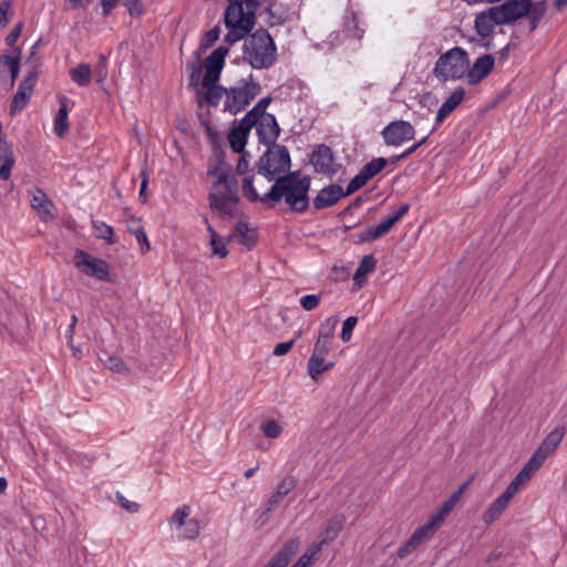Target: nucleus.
<instances>
[{
    "label": "nucleus",
    "instance_id": "nucleus-1",
    "mask_svg": "<svg viewBox=\"0 0 567 567\" xmlns=\"http://www.w3.org/2000/svg\"><path fill=\"white\" fill-rule=\"evenodd\" d=\"M310 179L308 177H298L295 173L278 177L275 184L264 196H259L254 187V178L246 176L243 181L244 195L250 200L278 202L285 199L286 204L295 212H305L309 205L308 192Z\"/></svg>",
    "mask_w": 567,
    "mask_h": 567
},
{
    "label": "nucleus",
    "instance_id": "nucleus-2",
    "mask_svg": "<svg viewBox=\"0 0 567 567\" xmlns=\"http://www.w3.org/2000/svg\"><path fill=\"white\" fill-rule=\"evenodd\" d=\"M208 175L215 178L209 193V206L221 216L234 217L237 212L238 189L237 181L230 173V168L218 159L208 171Z\"/></svg>",
    "mask_w": 567,
    "mask_h": 567
},
{
    "label": "nucleus",
    "instance_id": "nucleus-3",
    "mask_svg": "<svg viewBox=\"0 0 567 567\" xmlns=\"http://www.w3.org/2000/svg\"><path fill=\"white\" fill-rule=\"evenodd\" d=\"M260 0H228L224 21L228 30L225 41L235 43L244 39L256 23V12Z\"/></svg>",
    "mask_w": 567,
    "mask_h": 567
},
{
    "label": "nucleus",
    "instance_id": "nucleus-4",
    "mask_svg": "<svg viewBox=\"0 0 567 567\" xmlns=\"http://www.w3.org/2000/svg\"><path fill=\"white\" fill-rule=\"evenodd\" d=\"M276 56L277 48L268 31L259 29L245 40L244 60L254 69L271 66Z\"/></svg>",
    "mask_w": 567,
    "mask_h": 567
},
{
    "label": "nucleus",
    "instance_id": "nucleus-5",
    "mask_svg": "<svg viewBox=\"0 0 567 567\" xmlns=\"http://www.w3.org/2000/svg\"><path fill=\"white\" fill-rule=\"evenodd\" d=\"M467 70V52L463 48L454 47L437 59L433 73L436 79L446 82L462 79Z\"/></svg>",
    "mask_w": 567,
    "mask_h": 567
},
{
    "label": "nucleus",
    "instance_id": "nucleus-6",
    "mask_svg": "<svg viewBox=\"0 0 567 567\" xmlns=\"http://www.w3.org/2000/svg\"><path fill=\"white\" fill-rule=\"evenodd\" d=\"M258 173L268 181L282 177L290 168V155L286 146L275 144L268 148L257 163Z\"/></svg>",
    "mask_w": 567,
    "mask_h": 567
},
{
    "label": "nucleus",
    "instance_id": "nucleus-7",
    "mask_svg": "<svg viewBox=\"0 0 567 567\" xmlns=\"http://www.w3.org/2000/svg\"><path fill=\"white\" fill-rule=\"evenodd\" d=\"M259 83L252 81H243L237 86L225 90L224 111L237 114L244 111L251 100L260 92Z\"/></svg>",
    "mask_w": 567,
    "mask_h": 567
},
{
    "label": "nucleus",
    "instance_id": "nucleus-8",
    "mask_svg": "<svg viewBox=\"0 0 567 567\" xmlns=\"http://www.w3.org/2000/svg\"><path fill=\"white\" fill-rule=\"evenodd\" d=\"M74 266L84 275L94 277L101 281H111L110 265L83 250L74 255Z\"/></svg>",
    "mask_w": 567,
    "mask_h": 567
},
{
    "label": "nucleus",
    "instance_id": "nucleus-9",
    "mask_svg": "<svg viewBox=\"0 0 567 567\" xmlns=\"http://www.w3.org/2000/svg\"><path fill=\"white\" fill-rule=\"evenodd\" d=\"M381 134L386 145L400 146L414 138L415 130L408 121H393L382 130Z\"/></svg>",
    "mask_w": 567,
    "mask_h": 567
},
{
    "label": "nucleus",
    "instance_id": "nucleus-10",
    "mask_svg": "<svg viewBox=\"0 0 567 567\" xmlns=\"http://www.w3.org/2000/svg\"><path fill=\"white\" fill-rule=\"evenodd\" d=\"M532 7V0H506L503 4L492 7V12L498 16V23H511L524 17Z\"/></svg>",
    "mask_w": 567,
    "mask_h": 567
},
{
    "label": "nucleus",
    "instance_id": "nucleus-11",
    "mask_svg": "<svg viewBox=\"0 0 567 567\" xmlns=\"http://www.w3.org/2000/svg\"><path fill=\"white\" fill-rule=\"evenodd\" d=\"M228 51L227 47H219L205 60V74L202 86L214 84L219 80Z\"/></svg>",
    "mask_w": 567,
    "mask_h": 567
},
{
    "label": "nucleus",
    "instance_id": "nucleus-12",
    "mask_svg": "<svg viewBox=\"0 0 567 567\" xmlns=\"http://www.w3.org/2000/svg\"><path fill=\"white\" fill-rule=\"evenodd\" d=\"M310 162L315 171L324 175L337 173L339 165L334 162L332 151L327 145H319L311 154Z\"/></svg>",
    "mask_w": 567,
    "mask_h": 567
},
{
    "label": "nucleus",
    "instance_id": "nucleus-13",
    "mask_svg": "<svg viewBox=\"0 0 567 567\" xmlns=\"http://www.w3.org/2000/svg\"><path fill=\"white\" fill-rule=\"evenodd\" d=\"M494 64L495 59L493 55H481L472 65L468 64V70L465 74L466 81L472 85L478 84L492 72Z\"/></svg>",
    "mask_w": 567,
    "mask_h": 567
},
{
    "label": "nucleus",
    "instance_id": "nucleus-14",
    "mask_svg": "<svg viewBox=\"0 0 567 567\" xmlns=\"http://www.w3.org/2000/svg\"><path fill=\"white\" fill-rule=\"evenodd\" d=\"M258 138L261 143L269 145L275 144L279 136L280 128L272 114H266L257 120L254 124Z\"/></svg>",
    "mask_w": 567,
    "mask_h": 567
},
{
    "label": "nucleus",
    "instance_id": "nucleus-15",
    "mask_svg": "<svg viewBox=\"0 0 567 567\" xmlns=\"http://www.w3.org/2000/svg\"><path fill=\"white\" fill-rule=\"evenodd\" d=\"M563 437V429L557 427L553 430L550 433L547 434V436L544 439V441L540 443V445L537 447V450L532 456H534L537 461L544 464L547 457L558 447Z\"/></svg>",
    "mask_w": 567,
    "mask_h": 567
},
{
    "label": "nucleus",
    "instance_id": "nucleus-16",
    "mask_svg": "<svg viewBox=\"0 0 567 567\" xmlns=\"http://www.w3.org/2000/svg\"><path fill=\"white\" fill-rule=\"evenodd\" d=\"M299 547L300 539L298 537L289 539L264 567H286L290 559L297 554Z\"/></svg>",
    "mask_w": 567,
    "mask_h": 567
},
{
    "label": "nucleus",
    "instance_id": "nucleus-17",
    "mask_svg": "<svg viewBox=\"0 0 567 567\" xmlns=\"http://www.w3.org/2000/svg\"><path fill=\"white\" fill-rule=\"evenodd\" d=\"M342 197H344L343 188L340 185L331 184L318 193L312 204L316 209H322L334 205Z\"/></svg>",
    "mask_w": 567,
    "mask_h": 567
},
{
    "label": "nucleus",
    "instance_id": "nucleus-18",
    "mask_svg": "<svg viewBox=\"0 0 567 567\" xmlns=\"http://www.w3.org/2000/svg\"><path fill=\"white\" fill-rule=\"evenodd\" d=\"M344 525V516L341 514L332 516L320 532L318 536V540L313 544H320V550L324 545H328L332 540H334Z\"/></svg>",
    "mask_w": 567,
    "mask_h": 567
},
{
    "label": "nucleus",
    "instance_id": "nucleus-19",
    "mask_svg": "<svg viewBox=\"0 0 567 567\" xmlns=\"http://www.w3.org/2000/svg\"><path fill=\"white\" fill-rule=\"evenodd\" d=\"M252 126L254 123L245 122V117H243L240 123L230 131L228 141L231 150L235 153L244 152L247 144L248 134Z\"/></svg>",
    "mask_w": 567,
    "mask_h": 567
},
{
    "label": "nucleus",
    "instance_id": "nucleus-20",
    "mask_svg": "<svg viewBox=\"0 0 567 567\" xmlns=\"http://www.w3.org/2000/svg\"><path fill=\"white\" fill-rule=\"evenodd\" d=\"M29 194L31 206L41 218L48 219L53 217V204L41 189L34 188Z\"/></svg>",
    "mask_w": 567,
    "mask_h": 567
},
{
    "label": "nucleus",
    "instance_id": "nucleus-21",
    "mask_svg": "<svg viewBox=\"0 0 567 567\" xmlns=\"http://www.w3.org/2000/svg\"><path fill=\"white\" fill-rule=\"evenodd\" d=\"M465 90L463 87L455 89L437 110L436 123L441 124L463 102Z\"/></svg>",
    "mask_w": 567,
    "mask_h": 567
},
{
    "label": "nucleus",
    "instance_id": "nucleus-22",
    "mask_svg": "<svg viewBox=\"0 0 567 567\" xmlns=\"http://www.w3.org/2000/svg\"><path fill=\"white\" fill-rule=\"evenodd\" d=\"M497 24H499L498 16L492 12V8L481 12L475 18V30L482 38L491 35Z\"/></svg>",
    "mask_w": 567,
    "mask_h": 567
},
{
    "label": "nucleus",
    "instance_id": "nucleus-23",
    "mask_svg": "<svg viewBox=\"0 0 567 567\" xmlns=\"http://www.w3.org/2000/svg\"><path fill=\"white\" fill-rule=\"evenodd\" d=\"M297 481L292 476L285 477L276 487L275 493L267 502V512L274 511L281 499L296 487Z\"/></svg>",
    "mask_w": 567,
    "mask_h": 567
},
{
    "label": "nucleus",
    "instance_id": "nucleus-24",
    "mask_svg": "<svg viewBox=\"0 0 567 567\" xmlns=\"http://www.w3.org/2000/svg\"><path fill=\"white\" fill-rule=\"evenodd\" d=\"M439 527L440 525L429 517V519L411 535L409 545L419 547L422 543L431 539Z\"/></svg>",
    "mask_w": 567,
    "mask_h": 567
},
{
    "label": "nucleus",
    "instance_id": "nucleus-25",
    "mask_svg": "<svg viewBox=\"0 0 567 567\" xmlns=\"http://www.w3.org/2000/svg\"><path fill=\"white\" fill-rule=\"evenodd\" d=\"M230 240L238 241L250 249L257 243V233L249 228L246 223H238L234 231L229 235Z\"/></svg>",
    "mask_w": 567,
    "mask_h": 567
},
{
    "label": "nucleus",
    "instance_id": "nucleus-26",
    "mask_svg": "<svg viewBox=\"0 0 567 567\" xmlns=\"http://www.w3.org/2000/svg\"><path fill=\"white\" fill-rule=\"evenodd\" d=\"M509 502L498 496L489 506L484 511L482 520L485 525L491 526L506 512L509 506Z\"/></svg>",
    "mask_w": 567,
    "mask_h": 567
},
{
    "label": "nucleus",
    "instance_id": "nucleus-27",
    "mask_svg": "<svg viewBox=\"0 0 567 567\" xmlns=\"http://www.w3.org/2000/svg\"><path fill=\"white\" fill-rule=\"evenodd\" d=\"M60 107L54 118L53 131L59 137H63L69 131V109H68V97L62 95L59 97Z\"/></svg>",
    "mask_w": 567,
    "mask_h": 567
},
{
    "label": "nucleus",
    "instance_id": "nucleus-28",
    "mask_svg": "<svg viewBox=\"0 0 567 567\" xmlns=\"http://www.w3.org/2000/svg\"><path fill=\"white\" fill-rule=\"evenodd\" d=\"M204 223L206 224L207 233L209 234V246L213 255L218 256L219 258H225L228 255L226 239L217 234L206 217H204Z\"/></svg>",
    "mask_w": 567,
    "mask_h": 567
},
{
    "label": "nucleus",
    "instance_id": "nucleus-29",
    "mask_svg": "<svg viewBox=\"0 0 567 567\" xmlns=\"http://www.w3.org/2000/svg\"><path fill=\"white\" fill-rule=\"evenodd\" d=\"M395 224L390 219L385 218L383 221H381L379 225L374 227H368L360 234V239L362 241H373L378 238L382 237L383 235L388 234L390 229Z\"/></svg>",
    "mask_w": 567,
    "mask_h": 567
},
{
    "label": "nucleus",
    "instance_id": "nucleus-30",
    "mask_svg": "<svg viewBox=\"0 0 567 567\" xmlns=\"http://www.w3.org/2000/svg\"><path fill=\"white\" fill-rule=\"evenodd\" d=\"M395 224L390 219L385 218L383 221H381L379 225L374 227H368L360 234V239L362 241H373L378 238L382 237L383 235L388 234L390 229Z\"/></svg>",
    "mask_w": 567,
    "mask_h": 567
},
{
    "label": "nucleus",
    "instance_id": "nucleus-31",
    "mask_svg": "<svg viewBox=\"0 0 567 567\" xmlns=\"http://www.w3.org/2000/svg\"><path fill=\"white\" fill-rule=\"evenodd\" d=\"M395 224L390 219L385 218L383 221H381L379 225L374 227H368L360 234V239L362 241H373L378 238L382 237L383 235L388 234L390 229Z\"/></svg>",
    "mask_w": 567,
    "mask_h": 567
},
{
    "label": "nucleus",
    "instance_id": "nucleus-32",
    "mask_svg": "<svg viewBox=\"0 0 567 567\" xmlns=\"http://www.w3.org/2000/svg\"><path fill=\"white\" fill-rule=\"evenodd\" d=\"M395 224L390 219L385 218L383 221H381L379 225L374 227H368L360 234V239L362 241H373L378 238L382 237L383 235L388 234L390 229Z\"/></svg>",
    "mask_w": 567,
    "mask_h": 567
},
{
    "label": "nucleus",
    "instance_id": "nucleus-33",
    "mask_svg": "<svg viewBox=\"0 0 567 567\" xmlns=\"http://www.w3.org/2000/svg\"><path fill=\"white\" fill-rule=\"evenodd\" d=\"M395 224L390 219L385 218L383 221H381L379 225L374 227H368L360 234V239L362 241H373L378 238L382 237L383 235L388 234L390 229Z\"/></svg>",
    "mask_w": 567,
    "mask_h": 567
},
{
    "label": "nucleus",
    "instance_id": "nucleus-34",
    "mask_svg": "<svg viewBox=\"0 0 567 567\" xmlns=\"http://www.w3.org/2000/svg\"><path fill=\"white\" fill-rule=\"evenodd\" d=\"M324 357L326 355L311 354L308 360V374L315 381L318 379L320 374L330 370L333 367V362H327L324 360Z\"/></svg>",
    "mask_w": 567,
    "mask_h": 567
},
{
    "label": "nucleus",
    "instance_id": "nucleus-35",
    "mask_svg": "<svg viewBox=\"0 0 567 567\" xmlns=\"http://www.w3.org/2000/svg\"><path fill=\"white\" fill-rule=\"evenodd\" d=\"M543 464L537 461L534 456L529 458V461L524 465V467L519 471V473L512 481L513 484H516L520 489L524 485L532 478V476L539 470Z\"/></svg>",
    "mask_w": 567,
    "mask_h": 567
},
{
    "label": "nucleus",
    "instance_id": "nucleus-36",
    "mask_svg": "<svg viewBox=\"0 0 567 567\" xmlns=\"http://www.w3.org/2000/svg\"><path fill=\"white\" fill-rule=\"evenodd\" d=\"M543 464L537 461L534 456L529 458V461L524 465V467L519 471V473L512 481L513 484H516L520 489L524 485L532 478V476L539 470Z\"/></svg>",
    "mask_w": 567,
    "mask_h": 567
},
{
    "label": "nucleus",
    "instance_id": "nucleus-37",
    "mask_svg": "<svg viewBox=\"0 0 567 567\" xmlns=\"http://www.w3.org/2000/svg\"><path fill=\"white\" fill-rule=\"evenodd\" d=\"M543 464L537 461L534 456L529 458V461L524 465V467L519 471V473L512 481L513 484H516L520 489L524 485L532 478V476L539 470Z\"/></svg>",
    "mask_w": 567,
    "mask_h": 567
},
{
    "label": "nucleus",
    "instance_id": "nucleus-38",
    "mask_svg": "<svg viewBox=\"0 0 567 567\" xmlns=\"http://www.w3.org/2000/svg\"><path fill=\"white\" fill-rule=\"evenodd\" d=\"M543 464L537 461L534 456L529 458V461L524 465V467L519 471V473L512 481L513 484H516L520 489L524 485L532 478V476L539 470Z\"/></svg>",
    "mask_w": 567,
    "mask_h": 567
},
{
    "label": "nucleus",
    "instance_id": "nucleus-39",
    "mask_svg": "<svg viewBox=\"0 0 567 567\" xmlns=\"http://www.w3.org/2000/svg\"><path fill=\"white\" fill-rule=\"evenodd\" d=\"M375 266L377 261L374 257L371 255H365L361 259L360 265L354 272V284L361 286L365 281L367 276L374 270Z\"/></svg>",
    "mask_w": 567,
    "mask_h": 567
},
{
    "label": "nucleus",
    "instance_id": "nucleus-40",
    "mask_svg": "<svg viewBox=\"0 0 567 567\" xmlns=\"http://www.w3.org/2000/svg\"><path fill=\"white\" fill-rule=\"evenodd\" d=\"M32 91H33V89L31 87L29 82L20 83L19 89L13 96L12 106H11L12 113H14L17 111H21L25 106L29 97L32 94Z\"/></svg>",
    "mask_w": 567,
    "mask_h": 567
},
{
    "label": "nucleus",
    "instance_id": "nucleus-41",
    "mask_svg": "<svg viewBox=\"0 0 567 567\" xmlns=\"http://www.w3.org/2000/svg\"><path fill=\"white\" fill-rule=\"evenodd\" d=\"M70 78L79 86H87L91 82V68L86 63H81L69 72Z\"/></svg>",
    "mask_w": 567,
    "mask_h": 567
},
{
    "label": "nucleus",
    "instance_id": "nucleus-42",
    "mask_svg": "<svg viewBox=\"0 0 567 567\" xmlns=\"http://www.w3.org/2000/svg\"><path fill=\"white\" fill-rule=\"evenodd\" d=\"M320 553V544H311L291 567H311Z\"/></svg>",
    "mask_w": 567,
    "mask_h": 567
},
{
    "label": "nucleus",
    "instance_id": "nucleus-43",
    "mask_svg": "<svg viewBox=\"0 0 567 567\" xmlns=\"http://www.w3.org/2000/svg\"><path fill=\"white\" fill-rule=\"evenodd\" d=\"M199 532L200 524L198 519L190 518L177 529V538L183 540L195 539L199 535Z\"/></svg>",
    "mask_w": 567,
    "mask_h": 567
},
{
    "label": "nucleus",
    "instance_id": "nucleus-44",
    "mask_svg": "<svg viewBox=\"0 0 567 567\" xmlns=\"http://www.w3.org/2000/svg\"><path fill=\"white\" fill-rule=\"evenodd\" d=\"M225 90L220 85L216 83L209 84L207 86H202V94L204 100L210 105H218L221 97L225 95Z\"/></svg>",
    "mask_w": 567,
    "mask_h": 567
},
{
    "label": "nucleus",
    "instance_id": "nucleus-45",
    "mask_svg": "<svg viewBox=\"0 0 567 567\" xmlns=\"http://www.w3.org/2000/svg\"><path fill=\"white\" fill-rule=\"evenodd\" d=\"M388 159L384 157L373 158L371 162L365 164L361 172L367 177L368 181L378 175L384 167L388 165Z\"/></svg>",
    "mask_w": 567,
    "mask_h": 567
},
{
    "label": "nucleus",
    "instance_id": "nucleus-46",
    "mask_svg": "<svg viewBox=\"0 0 567 567\" xmlns=\"http://www.w3.org/2000/svg\"><path fill=\"white\" fill-rule=\"evenodd\" d=\"M271 102V97H262L244 117L245 122L254 123L257 122V120L267 113H265L266 109Z\"/></svg>",
    "mask_w": 567,
    "mask_h": 567
},
{
    "label": "nucleus",
    "instance_id": "nucleus-47",
    "mask_svg": "<svg viewBox=\"0 0 567 567\" xmlns=\"http://www.w3.org/2000/svg\"><path fill=\"white\" fill-rule=\"evenodd\" d=\"M93 229L96 238L104 239L109 244H114L116 241L114 238L113 227H111L110 225L103 221L95 220L93 221Z\"/></svg>",
    "mask_w": 567,
    "mask_h": 567
},
{
    "label": "nucleus",
    "instance_id": "nucleus-48",
    "mask_svg": "<svg viewBox=\"0 0 567 567\" xmlns=\"http://www.w3.org/2000/svg\"><path fill=\"white\" fill-rule=\"evenodd\" d=\"M339 322L338 317H329L324 319L318 330V338L327 339L332 341V338L334 336L336 327Z\"/></svg>",
    "mask_w": 567,
    "mask_h": 567
},
{
    "label": "nucleus",
    "instance_id": "nucleus-49",
    "mask_svg": "<svg viewBox=\"0 0 567 567\" xmlns=\"http://www.w3.org/2000/svg\"><path fill=\"white\" fill-rule=\"evenodd\" d=\"M189 515H190L189 506L184 505L182 507H178L173 513V515L169 519V525L175 527L177 530L185 522H187L188 519L192 518V517H189Z\"/></svg>",
    "mask_w": 567,
    "mask_h": 567
},
{
    "label": "nucleus",
    "instance_id": "nucleus-50",
    "mask_svg": "<svg viewBox=\"0 0 567 567\" xmlns=\"http://www.w3.org/2000/svg\"><path fill=\"white\" fill-rule=\"evenodd\" d=\"M545 11H546L545 1H539L534 4L532 3V7H530L529 11L527 12L529 14L532 30L537 28L540 19L545 14Z\"/></svg>",
    "mask_w": 567,
    "mask_h": 567
},
{
    "label": "nucleus",
    "instance_id": "nucleus-51",
    "mask_svg": "<svg viewBox=\"0 0 567 567\" xmlns=\"http://www.w3.org/2000/svg\"><path fill=\"white\" fill-rule=\"evenodd\" d=\"M8 69L11 74V82L19 75V59L14 56H2L0 58V72Z\"/></svg>",
    "mask_w": 567,
    "mask_h": 567
},
{
    "label": "nucleus",
    "instance_id": "nucleus-52",
    "mask_svg": "<svg viewBox=\"0 0 567 567\" xmlns=\"http://www.w3.org/2000/svg\"><path fill=\"white\" fill-rule=\"evenodd\" d=\"M455 505L450 503L449 499L443 502V504L437 508L435 513H433L430 517L436 522L440 526L446 518V516L454 509Z\"/></svg>",
    "mask_w": 567,
    "mask_h": 567
},
{
    "label": "nucleus",
    "instance_id": "nucleus-53",
    "mask_svg": "<svg viewBox=\"0 0 567 567\" xmlns=\"http://www.w3.org/2000/svg\"><path fill=\"white\" fill-rule=\"evenodd\" d=\"M261 431L265 436L276 439L281 434L282 427L275 420H267L261 424Z\"/></svg>",
    "mask_w": 567,
    "mask_h": 567
},
{
    "label": "nucleus",
    "instance_id": "nucleus-54",
    "mask_svg": "<svg viewBox=\"0 0 567 567\" xmlns=\"http://www.w3.org/2000/svg\"><path fill=\"white\" fill-rule=\"evenodd\" d=\"M369 181L363 175V173L360 171L358 175H355L348 184L347 189L343 190L344 196L351 195L361 187H363Z\"/></svg>",
    "mask_w": 567,
    "mask_h": 567
},
{
    "label": "nucleus",
    "instance_id": "nucleus-55",
    "mask_svg": "<svg viewBox=\"0 0 567 567\" xmlns=\"http://www.w3.org/2000/svg\"><path fill=\"white\" fill-rule=\"evenodd\" d=\"M136 228H130L131 231L135 235L136 240L141 245V251L143 254L147 252L151 249L146 233L144 231L143 227L138 225L137 221H135Z\"/></svg>",
    "mask_w": 567,
    "mask_h": 567
},
{
    "label": "nucleus",
    "instance_id": "nucleus-56",
    "mask_svg": "<svg viewBox=\"0 0 567 567\" xmlns=\"http://www.w3.org/2000/svg\"><path fill=\"white\" fill-rule=\"evenodd\" d=\"M219 35H220V28L218 25H216L205 33V35L200 42V48L203 50H207L219 39Z\"/></svg>",
    "mask_w": 567,
    "mask_h": 567
},
{
    "label": "nucleus",
    "instance_id": "nucleus-57",
    "mask_svg": "<svg viewBox=\"0 0 567 567\" xmlns=\"http://www.w3.org/2000/svg\"><path fill=\"white\" fill-rule=\"evenodd\" d=\"M358 322L357 317H349L343 321L342 330H341V339L343 342H348L352 337V331L355 328V324Z\"/></svg>",
    "mask_w": 567,
    "mask_h": 567
},
{
    "label": "nucleus",
    "instance_id": "nucleus-58",
    "mask_svg": "<svg viewBox=\"0 0 567 567\" xmlns=\"http://www.w3.org/2000/svg\"><path fill=\"white\" fill-rule=\"evenodd\" d=\"M300 336H301V331H298L295 339H291L289 341L280 342V343L276 344V347L274 348L272 353L275 355H277V357H281V355L287 354L291 350V348L293 347L296 340L300 338Z\"/></svg>",
    "mask_w": 567,
    "mask_h": 567
},
{
    "label": "nucleus",
    "instance_id": "nucleus-59",
    "mask_svg": "<svg viewBox=\"0 0 567 567\" xmlns=\"http://www.w3.org/2000/svg\"><path fill=\"white\" fill-rule=\"evenodd\" d=\"M331 342L327 339L317 338V341L313 347L312 354L326 355L331 350Z\"/></svg>",
    "mask_w": 567,
    "mask_h": 567
},
{
    "label": "nucleus",
    "instance_id": "nucleus-60",
    "mask_svg": "<svg viewBox=\"0 0 567 567\" xmlns=\"http://www.w3.org/2000/svg\"><path fill=\"white\" fill-rule=\"evenodd\" d=\"M319 302H320V298L316 295H306L300 298V305L307 311H311L315 308H317Z\"/></svg>",
    "mask_w": 567,
    "mask_h": 567
},
{
    "label": "nucleus",
    "instance_id": "nucleus-61",
    "mask_svg": "<svg viewBox=\"0 0 567 567\" xmlns=\"http://www.w3.org/2000/svg\"><path fill=\"white\" fill-rule=\"evenodd\" d=\"M0 166V178L7 181L11 175V169L14 165V157L7 158L6 161H1Z\"/></svg>",
    "mask_w": 567,
    "mask_h": 567
},
{
    "label": "nucleus",
    "instance_id": "nucleus-62",
    "mask_svg": "<svg viewBox=\"0 0 567 567\" xmlns=\"http://www.w3.org/2000/svg\"><path fill=\"white\" fill-rule=\"evenodd\" d=\"M125 7L132 17H138L143 13V6L140 0H127Z\"/></svg>",
    "mask_w": 567,
    "mask_h": 567
},
{
    "label": "nucleus",
    "instance_id": "nucleus-63",
    "mask_svg": "<svg viewBox=\"0 0 567 567\" xmlns=\"http://www.w3.org/2000/svg\"><path fill=\"white\" fill-rule=\"evenodd\" d=\"M117 499H118L121 507L124 508L125 511H127L130 513L138 512L140 505L137 503H135L133 501H128L123 495H118Z\"/></svg>",
    "mask_w": 567,
    "mask_h": 567
},
{
    "label": "nucleus",
    "instance_id": "nucleus-64",
    "mask_svg": "<svg viewBox=\"0 0 567 567\" xmlns=\"http://www.w3.org/2000/svg\"><path fill=\"white\" fill-rule=\"evenodd\" d=\"M11 8V2L9 0L2 1L0 3V25L4 27L9 19H8V12Z\"/></svg>",
    "mask_w": 567,
    "mask_h": 567
}]
</instances>
